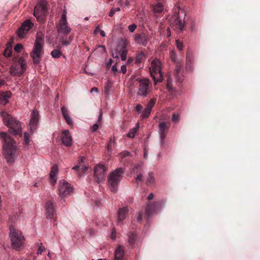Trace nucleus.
Here are the masks:
<instances>
[{
	"label": "nucleus",
	"mask_w": 260,
	"mask_h": 260,
	"mask_svg": "<svg viewBox=\"0 0 260 260\" xmlns=\"http://www.w3.org/2000/svg\"><path fill=\"white\" fill-rule=\"evenodd\" d=\"M126 46L124 43H122L119 44L117 47L114 49V50H112V55L113 58H118L120 55V54L121 53L122 51H124L126 49Z\"/></svg>",
	"instance_id": "19"
},
{
	"label": "nucleus",
	"mask_w": 260,
	"mask_h": 260,
	"mask_svg": "<svg viewBox=\"0 0 260 260\" xmlns=\"http://www.w3.org/2000/svg\"><path fill=\"white\" fill-rule=\"evenodd\" d=\"M130 153L128 152V151H124L123 152H122L120 155L121 156V158H123L125 156H129L130 155Z\"/></svg>",
	"instance_id": "50"
},
{
	"label": "nucleus",
	"mask_w": 260,
	"mask_h": 260,
	"mask_svg": "<svg viewBox=\"0 0 260 260\" xmlns=\"http://www.w3.org/2000/svg\"><path fill=\"white\" fill-rule=\"evenodd\" d=\"M153 197H154V195H153V193H150L148 195V198H148V199L149 200H151L153 199Z\"/></svg>",
	"instance_id": "63"
},
{
	"label": "nucleus",
	"mask_w": 260,
	"mask_h": 260,
	"mask_svg": "<svg viewBox=\"0 0 260 260\" xmlns=\"http://www.w3.org/2000/svg\"><path fill=\"white\" fill-rule=\"evenodd\" d=\"M0 137L4 142V155L7 162L12 163L17 156L16 143L12 138L5 132H1Z\"/></svg>",
	"instance_id": "1"
},
{
	"label": "nucleus",
	"mask_w": 260,
	"mask_h": 260,
	"mask_svg": "<svg viewBox=\"0 0 260 260\" xmlns=\"http://www.w3.org/2000/svg\"><path fill=\"white\" fill-rule=\"evenodd\" d=\"M73 191L72 186L65 180H61L59 182L58 192L59 196L64 198L69 195Z\"/></svg>",
	"instance_id": "10"
},
{
	"label": "nucleus",
	"mask_w": 260,
	"mask_h": 260,
	"mask_svg": "<svg viewBox=\"0 0 260 260\" xmlns=\"http://www.w3.org/2000/svg\"><path fill=\"white\" fill-rule=\"evenodd\" d=\"M44 44L43 38L41 36H40L39 33H37L35 44L31 52L30 53V56L35 64H39L41 62L44 53Z\"/></svg>",
	"instance_id": "4"
},
{
	"label": "nucleus",
	"mask_w": 260,
	"mask_h": 260,
	"mask_svg": "<svg viewBox=\"0 0 260 260\" xmlns=\"http://www.w3.org/2000/svg\"><path fill=\"white\" fill-rule=\"evenodd\" d=\"M64 119L66 121V122L69 124V125H72L73 124V121H72V119L71 118V117L69 116L68 117H67L66 118H64Z\"/></svg>",
	"instance_id": "51"
},
{
	"label": "nucleus",
	"mask_w": 260,
	"mask_h": 260,
	"mask_svg": "<svg viewBox=\"0 0 260 260\" xmlns=\"http://www.w3.org/2000/svg\"><path fill=\"white\" fill-rule=\"evenodd\" d=\"M124 251L121 246H118L115 250L114 260H123Z\"/></svg>",
	"instance_id": "25"
},
{
	"label": "nucleus",
	"mask_w": 260,
	"mask_h": 260,
	"mask_svg": "<svg viewBox=\"0 0 260 260\" xmlns=\"http://www.w3.org/2000/svg\"><path fill=\"white\" fill-rule=\"evenodd\" d=\"M23 48V46L21 44H17L14 47V50L17 52H20Z\"/></svg>",
	"instance_id": "44"
},
{
	"label": "nucleus",
	"mask_w": 260,
	"mask_h": 260,
	"mask_svg": "<svg viewBox=\"0 0 260 260\" xmlns=\"http://www.w3.org/2000/svg\"><path fill=\"white\" fill-rule=\"evenodd\" d=\"M169 127L170 123L166 122H161L158 125V134L161 144L164 143Z\"/></svg>",
	"instance_id": "15"
},
{
	"label": "nucleus",
	"mask_w": 260,
	"mask_h": 260,
	"mask_svg": "<svg viewBox=\"0 0 260 260\" xmlns=\"http://www.w3.org/2000/svg\"><path fill=\"white\" fill-rule=\"evenodd\" d=\"M136 28L137 25L135 24H132L128 26V30L131 32H134Z\"/></svg>",
	"instance_id": "49"
},
{
	"label": "nucleus",
	"mask_w": 260,
	"mask_h": 260,
	"mask_svg": "<svg viewBox=\"0 0 260 260\" xmlns=\"http://www.w3.org/2000/svg\"><path fill=\"white\" fill-rule=\"evenodd\" d=\"M51 55L52 57L54 58H58L60 57L61 56V55H62V53L60 51V49H53L51 52Z\"/></svg>",
	"instance_id": "30"
},
{
	"label": "nucleus",
	"mask_w": 260,
	"mask_h": 260,
	"mask_svg": "<svg viewBox=\"0 0 260 260\" xmlns=\"http://www.w3.org/2000/svg\"><path fill=\"white\" fill-rule=\"evenodd\" d=\"M127 53V50H126V49H125L124 51H122L121 53L120 54L119 56H120L122 60L124 61V60H126Z\"/></svg>",
	"instance_id": "42"
},
{
	"label": "nucleus",
	"mask_w": 260,
	"mask_h": 260,
	"mask_svg": "<svg viewBox=\"0 0 260 260\" xmlns=\"http://www.w3.org/2000/svg\"><path fill=\"white\" fill-rule=\"evenodd\" d=\"M30 134L27 132L24 134V142L26 145H28L30 142Z\"/></svg>",
	"instance_id": "35"
},
{
	"label": "nucleus",
	"mask_w": 260,
	"mask_h": 260,
	"mask_svg": "<svg viewBox=\"0 0 260 260\" xmlns=\"http://www.w3.org/2000/svg\"><path fill=\"white\" fill-rule=\"evenodd\" d=\"M176 43L177 48L179 50H182L183 49V47L182 43L181 42H180L179 40H176Z\"/></svg>",
	"instance_id": "47"
},
{
	"label": "nucleus",
	"mask_w": 260,
	"mask_h": 260,
	"mask_svg": "<svg viewBox=\"0 0 260 260\" xmlns=\"http://www.w3.org/2000/svg\"><path fill=\"white\" fill-rule=\"evenodd\" d=\"M61 111L62 114L64 118L69 116V111L68 109L64 106H62L61 108Z\"/></svg>",
	"instance_id": "36"
},
{
	"label": "nucleus",
	"mask_w": 260,
	"mask_h": 260,
	"mask_svg": "<svg viewBox=\"0 0 260 260\" xmlns=\"http://www.w3.org/2000/svg\"><path fill=\"white\" fill-rule=\"evenodd\" d=\"M143 56H144V54L142 53L138 54L136 56V58H135V62L137 63H139L141 62L142 59V58Z\"/></svg>",
	"instance_id": "38"
},
{
	"label": "nucleus",
	"mask_w": 260,
	"mask_h": 260,
	"mask_svg": "<svg viewBox=\"0 0 260 260\" xmlns=\"http://www.w3.org/2000/svg\"><path fill=\"white\" fill-rule=\"evenodd\" d=\"M99 32L100 33V35L102 37H104L106 36L105 32L104 30L99 29Z\"/></svg>",
	"instance_id": "62"
},
{
	"label": "nucleus",
	"mask_w": 260,
	"mask_h": 260,
	"mask_svg": "<svg viewBox=\"0 0 260 260\" xmlns=\"http://www.w3.org/2000/svg\"><path fill=\"white\" fill-rule=\"evenodd\" d=\"M45 208L47 217L49 219L53 218L55 213L53 202L50 201L47 202L46 204Z\"/></svg>",
	"instance_id": "17"
},
{
	"label": "nucleus",
	"mask_w": 260,
	"mask_h": 260,
	"mask_svg": "<svg viewBox=\"0 0 260 260\" xmlns=\"http://www.w3.org/2000/svg\"><path fill=\"white\" fill-rule=\"evenodd\" d=\"M84 159V158L83 157H81V162H79L77 165L72 168V169L76 170L81 176H82L86 171H87L88 168V167L82 164Z\"/></svg>",
	"instance_id": "16"
},
{
	"label": "nucleus",
	"mask_w": 260,
	"mask_h": 260,
	"mask_svg": "<svg viewBox=\"0 0 260 260\" xmlns=\"http://www.w3.org/2000/svg\"><path fill=\"white\" fill-rule=\"evenodd\" d=\"M47 2L45 0H42L35 7L34 15L39 21L44 20V16L47 12Z\"/></svg>",
	"instance_id": "9"
},
{
	"label": "nucleus",
	"mask_w": 260,
	"mask_h": 260,
	"mask_svg": "<svg viewBox=\"0 0 260 260\" xmlns=\"http://www.w3.org/2000/svg\"><path fill=\"white\" fill-rule=\"evenodd\" d=\"M61 111L62 114L64 118L69 116V111L68 109L64 106H62L61 108Z\"/></svg>",
	"instance_id": "37"
},
{
	"label": "nucleus",
	"mask_w": 260,
	"mask_h": 260,
	"mask_svg": "<svg viewBox=\"0 0 260 260\" xmlns=\"http://www.w3.org/2000/svg\"><path fill=\"white\" fill-rule=\"evenodd\" d=\"M150 81L147 79L140 80L138 95L141 96H146L151 91Z\"/></svg>",
	"instance_id": "11"
},
{
	"label": "nucleus",
	"mask_w": 260,
	"mask_h": 260,
	"mask_svg": "<svg viewBox=\"0 0 260 260\" xmlns=\"http://www.w3.org/2000/svg\"><path fill=\"white\" fill-rule=\"evenodd\" d=\"M171 80H172V79H171V77H169L167 78V87L168 89H169V90H171L172 89Z\"/></svg>",
	"instance_id": "48"
},
{
	"label": "nucleus",
	"mask_w": 260,
	"mask_h": 260,
	"mask_svg": "<svg viewBox=\"0 0 260 260\" xmlns=\"http://www.w3.org/2000/svg\"><path fill=\"white\" fill-rule=\"evenodd\" d=\"M4 123L9 128L10 132L14 135L22 136L21 123L16 119L11 117L6 111L1 113Z\"/></svg>",
	"instance_id": "2"
},
{
	"label": "nucleus",
	"mask_w": 260,
	"mask_h": 260,
	"mask_svg": "<svg viewBox=\"0 0 260 260\" xmlns=\"http://www.w3.org/2000/svg\"><path fill=\"white\" fill-rule=\"evenodd\" d=\"M136 218L138 222H140L142 220V214L141 213H138L136 214Z\"/></svg>",
	"instance_id": "52"
},
{
	"label": "nucleus",
	"mask_w": 260,
	"mask_h": 260,
	"mask_svg": "<svg viewBox=\"0 0 260 260\" xmlns=\"http://www.w3.org/2000/svg\"><path fill=\"white\" fill-rule=\"evenodd\" d=\"M114 142L115 138L114 137L110 138L109 143L107 146V149L109 152H111V148L114 145Z\"/></svg>",
	"instance_id": "33"
},
{
	"label": "nucleus",
	"mask_w": 260,
	"mask_h": 260,
	"mask_svg": "<svg viewBox=\"0 0 260 260\" xmlns=\"http://www.w3.org/2000/svg\"><path fill=\"white\" fill-rule=\"evenodd\" d=\"M62 142L64 145L69 147L72 145V137L68 130L63 131L62 133Z\"/></svg>",
	"instance_id": "18"
},
{
	"label": "nucleus",
	"mask_w": 260,
	"mask_h": 260,
	"mask_svg": "<svg viewBox=\"0 0 260 260\" xmlns=\"http://www.w3.org/2000/svg\"><path fill=\"white\" fill-rule=\"evenodd\" d=\"M112 59L110 58L109 61L106 63V67L107 68H110L112 63Z\"/></svg>",
	"instance_id": "56"
},
{
	"label": "nucleus",
	"mask_w": 260,
	"mask_h": 260,
	"mask_svg": "<svg viewBox=\"0 0 260 260\" xmlns=\"http://www.w3.org/2000/svg\"><path fill=\"white\" fill-rule=\"evenodd\" d=\"M175 74L178 81L179 82H182L183 80V70L182 68V64L179 62H178L176 64V69L175 70Z\"/></svg>",
	"instance_id": "21"
},
{
	"label": "nucleus",
	"mask_w": 260,
	"mask_h": 260,
	"mask_svg": "<svg viewBox=\"0 0 260 260\" xmlns=\"http://www.w3.org/2000/svg\"><path fill=\"white\" fill-rule=\"evenodd\" d=\"M12 96V93L10 91L2 92L0 93V104L2 105H6L8 103V99Z\"/></svg>",
	"instance_id": "24"
},
{
	"label": "nucleus",
	"mask_w": 260,
	"mask_h": 260,
	"mask_svg": "<svg viewBox=\"0 0 260 260\" xmlns=\"http://www.w3.org/2000/svg\"><path fill=\"white\" fill-rule=\"evenodd\" d=\"M106 171V167L103 165H98L94 167V177L97 183H100L103 181Z\"/></svg>",
	"instance_id": "12"
},
{
	"label": "nucleus",
	"mask_w": 260,
	"mask_h": 260,
	"mask_svg": "<svg viewBox=\"0 0 260 260\" xmlns=\"http://www.w3.org/2000/svg\"><path fill=\"white\" fill-rule=\"evenodd\" d=\"M58 170L56 165H54L51 169V171L49 174L50 179L53 184H55L57 181V175L58 174Z\"/></svg>",
	"instance_id": "26"
},
{
	"label": "nucleus",
	"mask_w": 260,
	"mask_h": 260,
	"mask_svg": "<svg viewBox=\"0 0 260 260\" xmlns=\"http://www.w3.org/2000/svg\"><path fill=\"white\" fill-rule=\"evenodd\" d=\"M56 28L58 33L64 36H67L70 33L72 29L68 23L66 11L63 12L61 18L57 23Z\"/></svg>",
	"instance_id": "8"
},
{
	"label": "nucleus",
	"mask_w": 260,
	"mask_h": 260,
	"mask_svg": "<svg viewBox=\"0 0 260 260\" xmlns=\"http://www.w3.org/2000/svg\"><path fill=\"white\" fill-rule=\"evenodd\" d=\"M143 176L141 174H139L137 176L136 180L137 182H140L142 181Z\"/></svg>",
	"instance_id": "57"
},
{
	"label": "nucleus",
	"mask_w": 260,
	"mask_h": 260,
	"mask_svg": "<svg viewBox=\"0 0 260 260\" xmlns=\"http://www.w3.org/2000/svg\"><path fill=\"white\" fill-rule=\"evenodd\" d=\"M111 70L114 72H115L117 71V64L116 63H115V64L113 65L112 66Z\"/></svg>",
	"instance_id": "60"
},
{
	"label": "nucleus",
	"mask_w": 260,
	"mask_h": 260,
	"mask_svg": "<svg viewBox=\"0 0 260 260\" xmlns=\"http://www.w3.org/2000/svg\"><path fill=\"white\" fill-rule=\"evenodd\" d=\"M26 69V63L22 57L19 58L18 63L12 66L10 68V74L14 76H21Z\"/></svg>",
	"instance_id": "7"
},
{
	"label": "nucleus",
	"mask_w": 260,
	"mask_h": 260,
	"mask_svg": "<svg viewBox=\"0 0 260 260\" xmlns=\"http://www.w3.org/2000/svg\"><path fill=\"white\" fill-rule=\"evenodd\" d=\"M139 123H138L137 124V125L135 127H134L133 128H132L129 132H128V133L127 134V136L129 137V138H134L135 136V134H136V133L138 131V128H139Z\"/></svg>",
	"instance_id": "31"
},
{
	"label": "nucleus",
	"mask_w": 260,
	"mask_h": 260,
	"mask_svg": "<svg viewBox=\"0 0 260 260\" xmlns=\"http://www.w3.org/2000/svg\"><path fill=\"white\" fill-rule=\"evenodd\" d=\"M40 116L38 111L34 109L32 110L29 121V126L31 132L32 133L38 127Z\"/></svg>",
	"instance_id": "14"
},
{
	"label": "nucleus",
	"mask_w": 260,
	"mask_h": 260,
	"mask_svg": "<svg viewBox=\"0 0 260 260\" xmlns=\"http://www.w3.org/2000/svg\"><path fill=\"white\" fill-rule=\"evenodd\" d=\"M164 0H157L156 3L153 7V10L154 13H161L164 9Z\"/></svg>",
	"instance_id": "28"
},
{
	"label": "nucleus",
	"mask_w": 260,
	"mask_h": 260,
	"mask_svg": "<svg viewBox=\"0 0 260 260\" xmlns=\"http://www.w3.org/2000/svg\"><path fill=\"white\" fill-rule=\"evenodd\" d=\"M12 51L10 48L7 47L4 51V55L6 57H9L12 54Z\"/></svg>",
	"instance_id": "39"
},
{
	"label": "nucleus",
	"mask_w": 260,
	"mask_h": 260,
	"mask_svg": "<svg viewBox=\"0 0 260 260\" xmlns=\"http://www.w3.org/2000/svg\"><path fill=\"white\" fill-rule=\"evenodd\" d=\"M170 55L171 58L173 61H176V55L174 50H172L170 52Z\"/></svg>",
	"instance_id": "46"
},
{
	"label": "nucleus",
	"mask_w": 260,
	"mask_h": 260,
	"mask_svg": "<svg viewBox=\"0 0 260 260\" xmlns=\"http://www.w3.org/2000/svg\"><path fill=\"white\" fill-rule=\"evenodd\" d=\"M90 92H98V89L96 87H93L92 88H91V89L90 90Z\"/></svg>",
	"instance_id": "64"
},
{
	"label": "nucleus",
	"mask_w": 260,
	"mask_h": 260,
	"mask_svg": "<svg viewBox=\"0 0 260 260\" xmlns=\"http://www.w3.org/2000/svg\"><path fill=\"white\" fill-rule=\"evenodd\" d=\"M135 40L137 43L143 46H146L148 44L147 37L143 33L136 35Z\"/></svg>",
	"instance_id": "20"
},
{
	"label": "nucleus",
	"mask_w": 260,
	"mask_h": 260,
	"mask_svg": "<svg viewBox=\"0 0 260 260\" xmlns=\"http://www.w3.org/2000/svg\"><path fill=\"white\" fill-rule=\"evenodd\" d=\"M158 206L157 203H153L152 204L148 205L145 210V213L146 215L149 217L153 213L156 212V208Z\"/></svg>",
	"instance_id": "27"
},
{
	"label": "nucleus",
	"mask_w": 260,
	"mask_h": 260,
	"mask_svg": "<svg viewBox=\"0 0 260 260\" xmlns=\"http://www.w3.org/2000/svg\"><path fill=\"white\" fill-rule=\"evenodd\" d=\"M9 230L11 246L12 248L18 250L23 246L25 238L21 231L16 229L13 225L10 226Z\"/></svg>",
	"instance_id": "3"
},
{
	"label": "nucleus",
	"mask_w": 260,
	"mask_h": 260,
	"mask_svg": "<svg viewBox=\"0 0 260 260\" xmlns=\"http://www.w3.org/2000/svg\"><path fill=\"white\" fill-rule=\"evenodd\" d=\"M32 26L33 24L29 20L24 21L17 31L18 37L20 39L24 38Z\"/></svg>",
	"instance_id": "13"
},
{
	"label": "nucleus",
	"mask_w": 260,
	"mask_h": 260,
	"mask_svg": "<svg viewBox=\"0 0 260 260\" xmlns=\"http://www.w3.org/2000/svg\"><path fill=\"white\" fill-rule=\"evenodd\" d=\"M120 9L119 8H112L109 13V16L110 17H112L113 15L115 14L116 12L120 11Z\"/></svg>",
	"instance_id": "40"
},
{
	"label": "nucleus",
	"mask_w": 260,
	"mask_h": 260,
	"mask_svg": "<svg viewBox=\"0 0 260 260\" xmlns=\"http://www.w3.org/2000/svg\"><path fill=\"white\" fill-rule=\"evenodd\" d=\"M71 37L69 38V40L66 41H63L62 43L63 46H67L69 45L71 43V39H70Z\"/></svg>",
	"instance_id": "53"
},
{
	"label": "nucleus",
	"mask_w": 260,
	"mask_h": 260,
	"mask_svg": "<svg viewBox=\"0 0 260 260\" xmlns=\"http://www.w3.org/2000/svg\"><path fill=\"white\" fill-rule=\"evenodd\" d=\"M172 19L174 20L173 23L176 25V27L182 30L184 27V23L183 20L179 18L178 14L177 13H174L172 16Z\"/></svg>",
	"instance_id": "23"
},
{
	"label": "nucleus",
	"mask_w": 260,
	"mask_h": 260,
	"mask_svg": "<svg viewBox=\"0 0 260 260\" xmlns=\"http://www.w3.org/2000/svg\"><path fill=\"white\" fill-rule=\"evenodd\" d=\"M149 71L151 76L155 84L162 80L161 62L159 60L154 59L152 61L151 66L149 67Z\"/></svg>",
	"instance_id": "6"
},
{
	"label": "nucleus",
	"mask_w": 260,
	"mask_h": 260,
	"mask_svg": "<svg viewBox=\"0 0 260 260\" xmlns=\"http://www.w3.org/2000/svg\"><path fill=\"white\" fill-rule=\"evenodd\" d=\"M187 66H186V69L187 70H189V64H188V61H190V59H189V53H187Z\"/></svg>",
	"instance_id": "61"
},
{
	"label": "nucleus",
	"mask_w": 260,
	"mask_h": 260,
	"mask_svg": "<svg viewBox=\"0 0 260 260\" xmlns=\"http://www.w3.org/2000/svg\"><path fill=\"white\" fill-rule=\"evenodd\" d=\"M142 109V106L140 104H137L136 106V112L139 113Z\"/></svg>",
	"instance_id": "54"
},
{
	"label": "nucleus",
	"mask_w": 260,
	"mask_h": 260,
	"mask_svg": "<svg viewBox=\"0 0 260 260\" xmlns=\"http://www.w3.org/2000/svg\"><path fill=\"white\" fill-rule=\"evenodd\" d=\"M102 116H103V112L102 110H100V115L98 118V122H100L101 121L102 119Z\"/></svg>",
	"instance_id": "59"
},
{
	"label": "nucleus",
	"mask_w": 260,
	"mask_h": 260,
	"mask_svg": "<svg viewBox=\"0 0 260 260\" xmlns=\"http://www.w3.org/2000/svg\"><path fill=\"white\" fill-rule=\"evenodd\" d=\"M124 172L119 168L112 172L108 179V185L111 191L115 193L118 190V186L123 177Z\"/></svg>",
	"instance_id": "5"
},
{
	"label": "nucleus",
	"mask_w": 260,
	"mask_h": 260,
	"mask_svg": "<svg viewBox=\"0 0 260 260\" xmlns=\"http://www.w3.org/2000/svg\"><path fill=\"white\" fill-rule=\"evenodd\" d=\"M40 245L41 246H39L37 252V254L38 255L41 254V253L46 249L44 247L42 246V243H40Z\"/></svg>",
	"instance_id": "45"
},
{
	"label": "nucleus",
	"mask_w": 260,
	"mask_h": 260,
	"mask_svg": "<svg viewBox=\"0 0 260 260\" xmlns=\"http://www.w3.org/2000/svg\"><path fill=\"white\" fill-rule=\"evenodd\" d=\"M151 110L146 108L144 111L142 112V116L143 118H147L150 114Z\"/></svg>",
	"instance_id": "34"
},
{
	"label": "nucleus",
	"mask_w": 260,
	"mask_h": 260,
	"mask_svg": "<svg viewBox=\"0 0 260 260\" xmlns=\"http://www.w3.org/2000/svg\"><path fill=\"white\" fill-rule=\"evenodd\" d=\"M99 128V125L97 123H95L93 125L92 127V132L96 131Z\"/></svg>",
	"instance_id": "58"
},
{
	"label": "nucleus",
	"mask_w": 260,
	"mask_h": 260,
	"mask_svg": "<svg viewBox=\"0 0 260 260\" xmlns=\"http://www.w3.org/2000/svg\"><path fill=\"white\" fill-rule=\"evenodd\" d=\"M155 183V179L152 173H149L146 180L147 185H153Z\"/></svg>",
	"instance_id": "29"
},
{
	"label": "nucleus",
	"mask_w": 260,
	"mask_h": 260,
	"mask_svg": "<svg viewBox=\"0 0 260 260\" xmlns=\"http://www.w3.org/2000/svg\"><path fill=\"white\" fill-rule=\"evenodd\" d=\"M121 71L123 74H125L126 72V67L125 65L121 66Z\"/></svg>",
	"instance_id": "55"
},
{
	"label": "nucleus",
	"mask_w": 260,
	"mask_h": 260,
	"mask_svg": "<svg viewBox=\"0 0 260 260\" xmlns=\"http://www.w3.org/2000/svg\"><path fill=\"white\" fill-rule=\"evenodd\" d=\"M128 212V208L127 207L121 208L118 209L117 218L118 223L122 222L125 218Z\"/></svg>",
	"instance_id": "22"
},
{
	"label": "nucleus",
	"mask_w": 260,
	"mask_h": 260,
	"mask_svg": "<svg viewBox=\"0 0 260 260\" xmlns=\"http://www.w3.org/2000/svg\"><path fill=\"white\" fill-rule=\"evenodd\" d=\"M179 118L180 116L178 114H174L172 117V120L176 123L179 121Z\"/></svg>",
	"instance_id": "43"
},
{
	"label": "nucleus",
	"mask_w": 260,
	"mask_h": 260,
	"mask_svg": "<svg viewBox=\"0 0 260 260\" xmlns=\"http://www.w3.org/2000/svg\"><path fill=\"white\" fill-rule=\"evenodd\" d=\"M136 235L134 233H130L128 235V242L130 245H133L135 243Z\"/></svg>",
	"instance_id": "32"
},
{
	"label": "nucleus",
	"mask_w": 260,
	"mask_h": 260,
	"mask_svg": "<svg viewBox=\"0 0 260 260\" xmlns=\"http://www.w3.org/2000/svg\"><path fill=\"white\" fill-rule=\"evenodd\" d=\"M155 100L151 99L147 105V108L152 110V107L154 106Z\"/></svg>",
	"instance_id": "41"
}]
</instances>
